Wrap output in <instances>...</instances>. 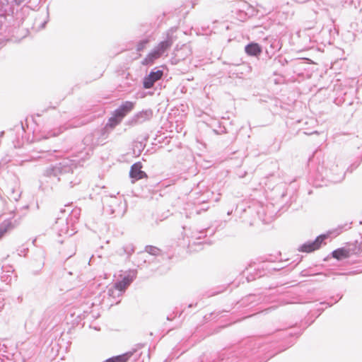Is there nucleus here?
I'll return each mask as SVG.
<instances>
[{
    "label": "nucleus",
    "instance_id": "1",
    "mask_svg": "<svg viewBox=\"0 0 362 362\" xmlns=\"http://www.w3.org/2000/svg\"><path fill=\"white\" fill-rule=\"evenodd\" d=\"M79 160L64 159L62 162L47 167L44 175L54 184L60 182L65 189H71L81 182V179L74 173Z\"/></svg>",
    "mask_w": 362,
    "mask_h": 362
},
{
    "label": "nucleus",
    "instance_id": "2",
    "mask_svg": "<svg viewBox=\"0 0 362 362\" xmlns=\"http://www.w3.org/2000/svg\"><path fill=\"white\" fill-rule=\"evenodd\" d=\"M94 140H95V136H94V134L92 133L87 134L84 137L83 142V145L85 146V147L83 148V150L78 151V154L76 156V157L78 158L79 160H84L86 158H88L90 155V153L93 151V146L95 145Z\"/></svg>",
    "mask_w": 362,
    "mask_h": 362
},
{
    "label": "nucleus",
    "instance_id": "3",
    "mask_svg": "<svg viewBox=\"0 0 362 362\" xmlns=\"http://www.w3.org/2000/svg\"><path fill=\"white\" fill-rule=\"evenodd\" d=\"M328 235H320L313 241H308L300 246L298 250L303 252H311L320 247L322 242L327 238Z\"/></svg>",
    "mask_w": 362,
    "mask_h": 362
},
{
    "label": "nucleus",
    "instance_id": "4",
    "mask_svg": "<svg viewBox=\"0 0 362 362\" xmlns=\"http://www.w3.org/2000/svg\"><path fill=\"white\" fill-rule=\"evenodd\" d=\"M163 76V71L154 68L151 70L149 74L144 77L143 81V86L146 89L152 88L154 83L161 79Z\"/></svg>",
    "mask_w": 362,
    "mask_h": 362
},
{
    "label": "nucleus",
    "instance_id": "5",
    "mask_svg": "<svg viewBox=\"0 0 362 362\" xmlns=\"http://www.w3.org/2000/svg\"><path fill=\"white\" fill-rule=\"evenodd\" d=\"M153 117L151 110H145L135 114L129 121L128 124L135 126L150 120Z\"/></svg>",
    "mask_w": 362,
    "mask_h": 362
},
{
    "label": "nucleus",
    "instance_id": "6",
    "mask_svg": "<svg viewBox=\"0 0 362 362\" xmlns=\"http://www.w3.org/2000/svg\"><path fill=\"white\" fill-rule=\"evenodd\" d=\"M20 224V218H8L0 224V240Z\"/></svg>",
    "mask_w": 362,
    "mask_h": 362
},
{
    "label": "nucleus",
    "instance_id": "7",
    "mask_svg": "<svg viewBox=\"0 0 362 362\" xmlns=\"http://www.w3.org/2000/svg\"><path fill=\"white\" fill-rule=\"evenodd\" d=\"M22 191L20 189L19 184L16 179H13V183L7 187L6 194L9 199L15 202L18 201Z\"/></svg>",
    "mask_w": 362,
    "mask_h": 362
},
{
    "label": "nucleus",
    "instance_id": "8",
    "mask_svg": "<svg viewBox=\"0 0 362 362\" xmlns=\"http://www.w3.org/2000/svg\"><path fill=\"white\" fill-rule=\"evenodd\" d=\"M134 106V103L131 101H125L122 103V104L117 108L114 111V114L119 118V119H122L129 112H131Z\"/></svg>",
    "mask_w": 362,
    "mask_h": 362
},
{
    "label": "nucleus",
    "instance_id": "9",
    "mask_svg": "<svg viewBox=\"0 0 362 362\" xmlns=\"http://www.w3.org/2000/svg\"><path fill=\"white\" fill-rule=\"evenodd\" d=\"M142 164L141 162L134 163L129 170V176L135 180H139L144 177H147V175L144 171L141 170Z\"/></svg>",
    "mask_w": 362,
    "mask_h": 362
},
{
    "label": "nucleus",
    "instance_id": "10",
    "mask_svg": "<svg viewBox=\"0 0 362 362\" xmlns=\"http://www.w3.org/2000/svg\"><path fill=\"white\" fill-rule=\"evenodd\" d=\"M329 171L332 174H333V175L330 177V179L332 180V182H338L341 181L344 178V168H339L338 164H337L336 165H332L330 167Z\"/></svg>",
    "mask_w": 362,
    "mask_h": 362
},
{
    "label": "nucleus",
    "instance_id": "11",
    "mask_svg": "<svg viewBox=\"0 0 362 362\" xmlns=\"http://www.w3.org/2000/svg\"><path fill=\"white\" fill-rule=\"evenodd\" d=\"M245 51L250 56L257 57L261 54L262 48L257 43L251 42L245 46Z\"/></svg>",
    "mask_w": 362,
    "mask_h": 362
},
{
    "label": "nucleus",
    "instance_id": "12",
    "mask_svg": "<svg viewBox=\"0 0 362 362\" xmlns=\"http://www.w3.org/2000/svg\"><path fill=\"white\" fill-rule=\"evenodd\" d=\"M135 247L132 243H127L123 245V246L117 250V254L119 256L127 255L129 259L130 256L134 252Z\"/></svg>",
    "mask_w": 362,
    "mask_h": 362
},
{
    "label": "nucleus",
    "instance_id": "13",
    "mask_svg": "<svg viewBox=\"0 0 362 362\" xmlns=\"http://www.w3.org/2000/svg\"><path fill=\"white\" fill-rule=\"evenodd\" d=\"M54 229L58 231L59 235L67 234L69 228L66 221L64 218H57L54 224Z\"/></svg>",
    "mask_w": 362,
    "mask_h": 362
},
{
    "label": "nucleus",
    "instance_id": "14",
    "mask_svg": "<svg viewBox=\"0 0 362 362\" xmlns=\"http://www.w3.org/2000/svg\"><path fill=\"white\" fill-rule=\"evenodd\" d=\"M332 255L337 260H341L350 257V250L345 247H340L332 252Z\"/></svg>",
    "mask_w": 362,
    "mask_h": 362
},
{
    "label": "nucleus",
    "instance_id": "15",
    "mask_svg": "<svg viewBox=\"0 0 362 362\" xmlns=\"http://www.w3.org/2000/svg\"><path fill=\"white\" fill-rule=\"evenodd\" d=\"M173 45V40L168 37L167 40L160 42L155 48L163 54Z\"/></svg>",
    "mask_w": 362,
    "mask_h": 362
},
{
    "label": "nucleus",
    "instance_id": "16",
    "mask_svg": "<svg viewBox=\"0 0 362 362\" xmlns=\"http://www.w3.org/2000/svg\"><path fill=\"white\" fill-rule=\"evenodd\" d=\"M161 55L162 54L154 47V49L144 59L143 63L144 64L152 63L155 59L160 57Z\"/></svg>",
    "mask_w": 362,
    "mask_h": 362
},
{
    "label": "nucleus",
    "instance_id": "17",
    "mask_svg": "<svg viewBox=\"0 0 362 362\" xmlns=\"http://www.w3.org/2000/svg\"><path fill=\"white\" fill-rule=\"evenodd\" d=\"M238 4H239V7H240L238 18L241 21H244L247 18V13L245 11H244L243 10L246 8H249V5L245 1H240L238 3Z\"/></svg>",
    "mask_w": 362,
    "mask_h": 362
},
{
    "label": "nucleus",
    "instance_id": "18",
    "mask_svg": "<svg viewBox=\"0 0 362 362\" xmlns=\"http://www.w3.org/2000/svg\"><path fill=\"white\" fill-rule=\"evenodd\" d=\"M145 252L153 256H158L161 253V250L159 248L153 245H146Z\"/></svg>",
    "mask_w": 362,
    "mask_h": 362
},
{
    "label": "nucleus",
    "instance_id": "19",
    "mask_svg": "<svg viewBox=\"0 0 362 362\" xmlns=\"http://www.w3.org/2000/svg\"><path fill=\"white\" fill-rule=\"evenodd\" d=\"M136 272L133 270L130 271L129 274L123 277L122 279L124 282L127 283V286H128L133 280L136 278Z\"/></svg>",
    "mask_w": 362,
    "mask_h": 362
},
{
    "label": "nucleus",
    "instance_id": "20",
    "mask_svg": "<svg viewBox=\"0 0 362 362\" xmlns=\"http://www.w3.org/2000/svg\"><path fill=\"white\" fill-rule=\"evenodd\" d=\"M122 119H119L113 113L112 116L110 117L107 125L114 127L121 122Z\"/></svg>",
    "mask_w": 362,
    "mask_h": 362
},
{
    "label": "nucleus",
    "instance_id": "21",
    "mask_svg": "<svg viewBox=\"0 0 362 362\" xmlns=\"http://www.w3.org/2000/svg\"><path fill=\"white\" fill-rule=\"evenodd\" d=\"M127 287V283L124 282L122 280L116 282L114 285V288L120 293L123 292Z\"/></svg>",
    "mask_w": 362,
    "mask_h": 362
},
{
    "label": "nucleus",
    "instance_id": "22",
    "mask_svg": "<svg viewBox=\"0 0 362 362\" xmlns=\"http://www.w3.org/2000/svg\"><path fill=\"white\" fill-rule=\"evenodd\" d=\"M148 42L149 40L148 39H144L142 40H140L136 45V51L141 52L144 50L146 48Z\"/></svg>",
    "mask_w": 362,
    "mask_h": 362
},
{
    "label": "nucleus",
    "instance_id": "23",
    "mask_svg": "<svg viewBox=\"0 0 362 362\" xmlns=\"http://www.w3.org/2000/svg\"><path fill=\"white\" fill-rule=\"evenodd\" d=\"M64 129H65V128L60 127L59 129L52 130V132H48L47 135L45 138L48 139L51 136H57L59 135L62 132H63V131Z\"/></svg>",
    "mask_w": 362,
    "mask_h": 362
},
{
    "label": "nucleus",
    "instance_id": "24",
    "mask_svg": "<svg viewBox=\"0 0 362 362\" xmlns=\"http://www.w3.org/2000/svg\"><path fill=\"white\" fill-rule=\"evenodd\" d=\"M112 200V204H110V206H108L109 209H106L107 211H110V214H114L115 213V209L113 208V205H116L117 204V200L115 199H111Z\"/></svg>",
    "mask_w": 362,
    "mask_h": 362
},
{
    "label": "nucleus",
    "instance_id": "25",
    "mask_svg": "<svg viewBox=\"0 0 362 362\" xmlns=\"http://www.w3.org/2000/svg\"><path fill=\"white\" fill-rule=\"evenodd\" d=\"M214 131L216 134H222L227 133L226 129L225 127L221 128L220 131L216 129H214Z\"/></svg>",
    "mask_w": 362,
    "mask_h": 362
},
{
    "label": "nucleus",
    "instance_id": "26",
    "mask_svg": "<svg viewBox=\"0 0 362 362\" xmlns=\"http://www.w3.org/2000/svg\"><path fill=\"white\" fill-rule=\"evenodd\" d=\"M346 226H348V225H347V224H346V225L344 226V227H346ZM343 228H344V226H340V227H339V228L335 230V232H336L335 235H337L340 234V233L342 232Z\"/></svg>",
    "mask_w": 362,
    "mask_h": 362
},
{
    "label": "nucleus",
    "instance_id": "27",
    "mask_svg": "<svg viewBox=\"0 0 362 362\" xmlns=\"http://www.w3.org/2000/svg\"><path fill=\"white\" fill-rule=\"evenodd\" d=\"M71 251L70 254L67 255V256H68L67 258L71 257L74 254H75V247L73 244L71 245Z\"/></svg>",
    "mask_w": 362,
    "mask_h": 362
},
{
    "label": "nucleus",
    "instance_id": "28",
    "mask_svg": "<svg viewBox=\"0 0 362 362\" xmlns=\"http://www.w3.org/2000/svg\"><path fill=\"white\" fill-rule=\"evenodd\" d=\"M26 250H27V249H25V248H24V249L21 250H18V255H25V252Z\"/></svg>",
    "mask_w": 362,
    "mask_h": 362
},
{
    "label": "nucleus",
    "instance_id": "29",
    "mask_svg": "<svg viewBox=\"0 0 362 362\" xmlns=\"http://www.w3.org/2000/svg\"><path fill=\"white\" fill-rule=\"evenodd\" d=\"M330 274H331V273H328V274L319 273L318 274V275H324L325 276H329Z\"/></svg>",
    "mask_w": 362,
    "mask_h": 362
},
{
    "label": "nucleus",
    "instance_id": "30",
    "mask_svg": "<svg viewBox=\"0 0 362 362\" xmlns=\"http://www.w3.org/2000/svg\"><path fill=\"white\" fill-rule=\"evenodd\" d=\"M111 292H112V289H109L108 290V293H109L110 295H111V293H110Z\"/></svg>",
    "mask_w": 362,
    "mask_h": 362
},
{
    "label": "nucleus",
    "instance_id": "31",
    "mask_svg": "<svg viewBox=\"0 0 362 362\" xmlns=\"http://www.w3.org/2000/svg\"><path fill=\"white\" fill-rule=\"evenodd\" d=\"M45 23H46V22H45L44 23H42V28L45 26Z\"/></svg>",
    "mask_w": 362,
    "mask_h": 362
}]
</instances>
